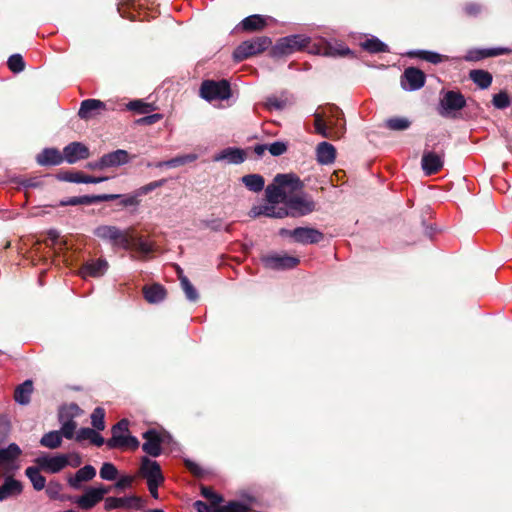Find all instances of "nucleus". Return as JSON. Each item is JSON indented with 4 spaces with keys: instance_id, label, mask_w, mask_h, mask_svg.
Segmentation results:
<instances>
[{
    "instance_id": "nucleus-1",
    "label": "nucleus",
    "mask_w": 512,
    "mask_h": 512,
    "mask_svg": "<svg viewBox=\"0 0 512 512\" xmlns=\"http://www.w3.org/2000/svg\"><path fill=\"white\" fill-rule=\"evenodd\" d=\"M302 188L303 183L295 174H277L273 179V183L266 187V200L269 204H278L280 202L285 204L286 199H288L286 190L294 193Z\"/></svg>"
},
{
    "instance_id": "nucleus-2",
    "label": "nucleus",
    "mask_w": 512,
    "mask_h": 512,
    "mask_svg": "<svg viewBox=\"0 0 512 512\" xmlns=\"http://www.w3.org/2000/svg\"><path fill=\"white\" fill-rule=\"evenodd\" d=\"M331 115L336 117L335 121L326 119L324 114L314 113V128L315 132L323 138L331 140H338L343 137L346 132V122L342 110L336 106H330Z\"/></svg>"
},
{
    "instance_id": "nucleus-3",
    "label": "nucleus",
    "mask_w": 512,
    "mask_h": 512,
    "mask_svg": "<svg viewBox=\"0 0 512 512\" xmlns=\"http://www.w3.org/2000/svg\"><path fill=\"white\" fill-rule=\"evenodd\" d=\"M437 112L444 118L456 119L459 112L466 107L465 96L459 90H441Z\"/></svg>"
},
{
    "instance_id": "nucleus-4",
    "label": "nucleus",
    "mask_w": 512,
    "mask_h": 512,
    "mask_svg": "<svg viewBox=\"0 0 512 512\" xmlns=\"http://www.w3.org/2000/svg\"><path fill=\"white\" fill-rule=\"evenodd\" d=\"M272 46V40L268 36H257L241 42L233 51L234 62L239 63L248 58L262 54Z\"/></svg>"
},
{
    "instance_id": "nucleus-5",
    "label": "nucleus",
    "mask_w": 512,
    "mask_h": 512,
    "mask_svg": "<svg viewBox=\"0 0 512 512\" xmlns=\"http://www.w3.org/2000/svg\"><path fill=\"white\" fill-rule=\"evenodd\" d=\"M311 39L304 35H290L280 38L274 46L271 47L270 56L280 58L290 55L296 51H303L309 48Z\"/></svg>"
},
{
    "instance_id": "nucleus-6",
    "label": "nucleus",
    "mask_w": 512,
    "mask_h": 512,
    "mask_svg": "<svg viewBox=\"0 0 512 512\" xmlns=\"http://www.w3.org/2000/svg\"><path fill=\"white\" fill-rule=\"evenodd\" d=\"M94 235L112 244L114 247H121L125 250L129 249V228L121 230L112 225H100L95 228Z\"/></svg>"
},
{
    "instance_id": "nucleus-7",
    "label": "nucleus",
    "mask_w": 512,
    "mask_h": 512,
    "mask_svg": "<svg viewBox=\"0 0 512 512\" xmlns=\"http://www.w3.org/2000/svg\"><path fill=\"white\" fill-rule=\"evenodd\" d=\"M231 86L228 80H204L200 86V96L207 100H227L231 97Z\"/></svg>"
},
{
    "instance_id": "nucleus-8",
    "label": "nucleus",
    "mask_w": 512,
    "mask_h": 512,
    "mask_svg": "<svg viewBox=\"0 0 512 512\" xmlns=\"http://www.w3.org/2000/svg\"><path fill=\"white\" fill-rule=\"evenodd\" d=\"M279 234L281 236L291 237L295 242L300 244H317L324 239V234L310 227H297L293 230L281 229Z\"/></svg>"
},
{
    "instance_id": "nucleus-9",
    "label": "nucleus",
    "mask_w": 512,
    "mask_h": 512,
    "mask_svg": "<svg viewBox=\"0 0 512 512\" xmlns=\"http://www.w3.org/2000/svg\"><path fill=\"white\" fill-rule=\"evenodd\" d=\"M284 208L287 209V216L300 217L313 212L315 210V203L312 200L294 195L286 199Z\"/></svg>"
},
{
    "instance_id": "nucleus-10",
    "label": "nucleus",
    "mask_w": 512,
    "mask_h": 512,
    "mask_svg": "<svg viewBox=\"0 0 512 512\" xmlns=\"http://www.w3.org/2000/svg\"><path fill=\"white\" fill-rule=\"evenodd\" d=\"M145 505V500L139 496L131 495L128 497H107L105 498L104 508L110 511L118 508L141 510Z\"/></svg>"
},
{
    "instance_id": "nucleus-11",
    "label": "nucleus",
    "mask_w": 512,
    "mask_h": 512,
    "mask_svg": "<svg viewBox=\"0 0 512 512\" xmlns=\"http://www.w3.org/2000/svg\"><path fill=\"white\" fill-rule=\"evenodd\" d=\"M425 82V73L416 67L406 68L400 80L401 87L407 91L419 90L425 85Z\"/></svg>"
},
{
    "instance_id": "nucleus-12",
    "label": "nucleus",
    "mask_w": 512,
    "mask_h": 512,
    "mask_svg": "<svg viewBox=\"0 0 512 512\" xmlns=\"http://www.w3.org/2000/svg\"><path fill=\"white\" fill-rule=\"evenodd\" d=\"M265 268L272 270L292 269L299 264V259L288 255L268 254L261 257Z\"/></svg>"
},
{
    "instance_id": "nucleus-13",
    "label": "nucleus",
    "mask_w": 512,
    "mask_h": 512,
    "mask_svg": "<svg viewBox=\"0 0 512 512\" xmlns=\"http://www.w3.org/2000/svg\"><path fill=\"white\" fill-rule=\"evenodd\" d=\"M145 442L142 444V450L149 456L158 457L162 454V444L164 437L155 429H148L142 434Z\"/></svg>"
},
{
    "instance_id": "nucleus-14",
    "label": "nucleus",
    "mask_w": 512,
    "mask_h": 512,
    "mask_svg": "<svg viewBox=\"0 0 512 512\" xmlns=\"http://www.w3.org/2000/svg\"><path fill=\"white\" fill-rule=\"evenodd\" d=\"M89 148L82 142H71L63 148L64 161L68 164H75L90 157Z\"/></svg>"
},
{
    "instance_id": "nucleus-15",
    "label": "nucleus",
    "mask_w": 512,
    "mask_h": 512,
    "mask_svg": "<svg viewBox=\"0 0 512 512\" xmlns=\"http://www.w3.org/2000/svg\"><path fill=\"white\" fill-rule=\"evenodd\" d=\"M109 268V263L104 258L90 259L84 262L79 268V274L82 278L103 276Z\"/></svg>"
},
{
    "instance_id": "nucleus-16",
    "label": "nucleus",
    "mask_w": 512,
    "mask_h": 512,
    "mask_svg": "<svg viewBox=\"0 0 512 512\" xmlns=\"http://www.w3.org/2000/svg\"><path fill=\"white\" fill-rule=\"evenodd\" d=\"M35 463L44 471L58 473L68 466V456L65 454L49 457L42 456L35 459Z\"/></svg>"
},
{
    "instance_id": "nucleus-17",
    "label": "nucleus",
    "mask_w": 512,
    "mask_h": 512,
    "mask_svg": "<svg viewBox=\"0 0 512 512\" xmlns=\"http://www.w3.org/2000/svg\"><path fill=\"white\" fill-rule=\"evenodd\" d=\"M106 110V104L98 99H86L81 102L78 116L83 120L91 119Z\"/></svg>"
},
{
    "instance_id": "nucleus-18",
    "label": "nucleus",
    "mask_w": 512,
    "mask_h": 512,
    "mask_svg": "<svg viewBox=\"0 0 512 512\" xmlns=\"http://www.w3.org/2000/svg\"><path fill=\"white\" fill-rule=\"evenodd\" d=\"M139 475L145 478L147 481L154 480H164V476L161 471V467L159 463L155 460H151L149 457L144 456L141 459V465L139 468Z\"/></svg>"
},
{
    "instance_id": "nucleus-19",
    "label": "nucleus",
    "mask_w": 512,
    "mask_h": 512,
    "mask_svg": "<svg viewBox=\"0 0 512 512\" xmlns=\"http://www.w3.org/2000/svg\"><path fill=\"white\" fill-rule=\"evenodd\" d=\"M63 151L57 148H45L36 155V162L40 166H57L64 162Z\"/></svg>"
},
{
    "instance_id": "nucleus-20",
    "label": "nucleus",
    "mask_w": 512,
    "mask_h": 512,
    "mask_svg": "<svg viewBox=\"0 0 512 512\" xmlns=\"http://www.w3.org/2000/svg\"><path fill=\"white\" fill-rule=\"evenodd\" d=\"M96 476V469L92 465H85L80 468L74 475L67 478L68 485L75 489L82 488V482L91 481Z\"/></svg>"
},
{
    "instance_id": "nucleus-21",
    "label": "nucleus",
    "mask_w": 512,
    "mask_h": 512,
    "mask_svg": "<svg viewBox=\"0 0 512 512\" xmlns=\"http://www.w3.org/2000/svg\"><path fill=\"white\" fill-rule=\"evenodd\" d=\"M80 509L90 510L101 502L98 494L95 491V487L86 488L84 494L77 497H69Z\"/></svg>"
},
{
    "instance_id": "nucleus-22",
    "label": "nucleus",
    "mask_w": 512,
    "mask_h": 512,
    "mask_svg": "<svg viewBox=\"0 0 512 512\" xmlns=\"http://www.w3.org/2000/svg\"><path fill=\"white\" fill-rule=\"evenodd\" d=\"M144 299L150 304H158L167 296L166 288L159 283L144 285L142 288Z\"/></svg>"
},
{
    "instance_id": "nucleus-23",
    "label": "nucleus",
    "mask_w": 512,
    "mask_h": 512,
    "mask_svg": "<svg viewBox=\"0 0 512 512\" xmlns=\"http://www.w3.org/2000/svg\"><path fill=\"white\" fill-rule=\"evenodd\" d=\"M422 169L426 175H434L443 167L441 157L434 152H426L421 159Z\"/></svg>"
},
{
    "instance_id": "nucleus-24",
    "label": "nucleus",
    "mask_w": 512,
    "mask_h": 512,
    "mask_svg": "<svg viewBox=\"0 0 512 512\" xmlns=\"http://www.w3.org/2000/svg\"><path fill=\"white\" fill-rule=\"evenodd\" d=\"M22 491V483L19 480L14 479L12 476H8L0 486V501H4L9 497L18 496Z\"/></svg>"
},
{
    "instance_id": "nucleus-25",
    "label": "nucleus",
    "mask_w": 512,
    "mask_h": 512,
    "mask_svg": "<svg viewBox=\"0 0 512 512\" xmlns=\"http://www.w3.org/2000/svg\"><path fill=\"white\" fill-rule=\"evenodd\" d=\"M129 249L135 250L142 254H149L153 251V246L149 243L144 236L135 234V230L133 228H129Z\"/></svg>"
},
{
    "instance_id": "nucleus-26",
    "label": "nucleus",
    "mask_w": 512,
    "mask_h": 512,
    "mask_svg": "<svg viewBox=\"0 0 512 512\" xmlns=\"http://www.w3.org/2000/svg\"><path fill=\"white\" fill-rule=\"evenodd\" d=\"M239 26L244 32H258L262 31L267 26V21L264 16L254 14L244 18L240 22Z\"/></svg>"
},
{
    "instance_id": "nucleus-27",
    "label": "nucleus",
    "mask_w": 512,
    "mask_h": 512,
    "mask_svg": "<svg viewBox=\"0 0 512 512\" xmlns=\"http://www.w3.org/2000/svg\"><path fill=\"white\" fill-rule=\"evenodd\" d=\"M246 159V152L243 149L228 147L223 149L214 157L215 161L227 160L229 163L240 164Z\"/></svg>"
},
{
    "instance_id": "nucleus-28",
    "label": "nucleus",
    "mask_w": 512,
    "mask_h": 512,
    "mask_svg": "<svg viewBox=\"0 0 512 512\" xmlns=\"http://www.w3.org/2000/svg\"><path fill=\"white\" fill-rule=\"evenodd\" d=\"M101 158L105 168H110L126 164L129 161V154L126 150L118 149L104 154Z\"/></svg>"
},
{
    "instance_id": "nucleus-29",
    "label": "nucleus",
    "mask_w": 512,
    "mask_h": 512,
    "mask_svg": "<svg viewBox=\"0 0 512 512\" xmlns=\"http://www.w3.org/2000/svg\"><path fill=\"white\" fill-rule=\"evenodd\" d=\"M106 444L110 449L126 447L132 450H136L140 445L138 439L132 435L111 437Z\"/></svg>"
},
{
    "instance_id": "nucleus-30",
    "label": "nucleus",
    "mask_w": 512,
    "mask_h": 512,
    "mask_svg": "<svg viewBox=\"0 0 512 512\" xmlns=\"http://www.w3.org/2000/svg\"><path fill=\"white\" fill-rule=\"evenodd\" d=\"M317 161L320 164H331L336 158L335 147L328 142H321L316 148Z\"/></svg>"
},
{
    "instance_id": "nucleus-31",
    "label": "nucleus",
    "mask_w": 512,
    "mask_h": 512,
    "mask_svg": "<svg viewBox=\"0 0 512 512\" xmlns=\"http://www.w3.org/2000/svg\"><path fill=\"white\" fill-rule=\"evenodd\" d=\"M33 392V382L28 379L22 384L18 385L14 392V400L20 405H28L31 401V394Z\"/></svg>"
},
{
    "instance_id": "nucleus-32",
    "label": "nucleus",
    "mask_w": 512,
    "mask_h": 512,
    "mask_svg": "<svg viewBox=\"0 0 512 512\" xmlns=\"http://www.w3.org/2000/svg\"><path fill=\"white\" fill-rule=\"evenodd\" d=\"M82 414V410L76 403L62 405L58 410V420L61 424L73 422Z\"/></svg>"
},
{
    "instance_id": "nucleus-33",
    "label": "nucleus",
    "mask_w": 512,
    "mask_h": 512,
    "mask_svg": "<svg viewBox=\"0 0 512 512\" xmlns=\"http://www.w3.org/2000/svg\"><path fill=\"white\" fill-rule=\"evenodd\" d=\"M507 48H490V49H476L469 52L467 60L479 61L488 57H496L509 53Z\"/></svg>"
},
{
    "instance_id": "nucleus-34",
    "label": "nucleus",
    "mask_w": 512,
    "mask_h": 512,
    "mask_svg": "<svg viewBox=\"0 0 512 512\" xmlns=\"http://www.w3.org/2000/svg\"><path fill=\"white\" fill-rule=\"evenodd\" d=\"M469 78L480 88L487 89L491 86L493 77L492 74L486 70L474 69L469 72Z\"/></svg>"
},
{
    "instance_id": "nucleus-35",
    "label": "nucleus",
    "mask_w": 512,
    "mask_h": 512,
    "mask_svg": "<svg viewBox=\"0 0 512 512\" xmlns=\"http://www.w3.org/2000/svg\"><path fill=\"white\" fill-rule=\"evenodd\" d=\"M40 470L41 468L39 466H30L25 470V475L31 481L36 491H41L46 486V478L41 475Z\"/></svg>"
},
{
    "instance_id": "nucleus-36",
    "label": "nucleus",
    "mask_w": 512,
    "mask_h": 512,
    "mask_svg": "<svg viewBox=\"0 0 512 512\" xmlns=\"http://www.w3.org/2000/svg\"><path fill=\"white\" fill-rule=\"evenodd\" d=\"M22 451L16 443H11L7 448L0 449V466L9 465L16 460Z\"/></svg>"
},
{
    "instance_id": "nucleus-37",
    "label": "nucleus",
    "mask_w": 512,
    "mask_h": 512,
    "mask_svg": "<svg viewBox=\"0 0 512 512\" xmlns=\"http://www.w3.org/2000/svg\"><path fill=\"white\" fill-rule=\"evenodd\" d=\"M242 183L252 192H260L265 185L264 177L260 174H248L242 177Z\"/></svg>"
},
{
    "instance_id": "nucleus-38",
    "label": "nucleus",
    "mask_w": 512,
    "mask_h": 512,
    "mask_svg": "<svg viewBox=\"0 0 512 512\" xmlns=\"http://www.w3.org/2000/svg\"><path fill=\"white\" fill-rule=\"evenodd\" d=\"M62 437L60 431H50L42 436L40 444L46 448L56 449L61 446Z\"/></svg>"
},
{
    "instance_id": "nucleus-39",
    "label": "nucleus",
    "mask_w": 512,
    "mask_h": 512,
    "mask_svg": "<svg viewBox=\"0 0 512 512\" xmlns=\"http://www.w3.org/2000/svg\"><path fill=\"white\" fill-rule=\"evenodd\" d=\"M178 277L180 280L181 287L183 291L185 292V295L188 300L190 301H197L199 298V295L195 289V287L192 285V283L189 281V279L183 275V271L178 268Z\"/></svg>"
},
{
    "instance_id": "nucleus-40",
    "label": "nucleus",
    "mask_w": 512,
    "mask_h": 512,
    "mask_svg": "<svg viewBox=\"0 0 512 512\" xmlns=\"http://www.w3.org/2000/svg\"><path fill=\"white\" fill-rule=\"evenodd\" d=\"M384 125L391 131H404L411 126V121L406 117H391L385 120Z\"/></svg>"
},
{
    "instance_id": "nucleus-41",
    "label": "nucleus",
    "mask_w": 512,
    "mask_h": 512,
    "mask_svg": "<svg viewBox=\"0 0 512 512\" xmlns=\"http://www.w3.org/2000/svg\"><path fill=\"white\" fill-rule=\"evenodd\" d=\"M111 196H117L114 200H119L118 205L122 207H137L141 200L137 195L136 191L133 194H110Z\"/></svg>"
},
{
    "instance_id": "nucleus-42",
    "label": "nucleus",
    "mask_w": 512,
    "mask_h": 512,
    "mask_svg": "<svg viewBox=\"0 0 512 512\" xmlns=\"http://www.w3.org/2000/svg\"><path fill=\"white\" fill-rule=\"evenodd\" d=\"M362 47L364 50L370 53H381L389 51L388 46L378 38L367 39L362 43Z\"/></svg>"
},
{
    "instance_id": "nucleus-43",
    "label": "nucleus",
    "mask_w": 512,
    "mask_h": 512,
    "mask_svg": "<svg viewBox=\"0 0 512 512\" xmlns=\"http://www.w3.org/2000/svg\"><path fill=\"white\" fill-rule=\"evenodd\" d=\"M59 181L71 183H83L84 173L81 171H60L55 175Z\"/></svg>"
},
{
    "instance_id": "nucleus-44",
    "label": "nucleus",
    "mask_w": 512,
    "mask_h": 512,
    "mask_svg": "<svg viewBox=\"0 0 512 512\" xmlns=\"http://www.w3.org/2000/svg\"><path fill=\"white\" fill-rule=\"evenodd\" d=\"M201 495L210 501L213 507L219 506L223 501V497L214 492L213 489L209 486L201 485L200 487Z\"/></svg>"
},
{
    "instance_id": "nucleus-45",
    "label": "nucleus",
    "mask_w": 512,
    "mask_h": 512,
    "mask_svg": "<svg viewBox=\"0 0 512 512\" xmlns=\"http://www.w3.org/2000/svg\"><path fill=\"white\" fill-rule=\"evenodd\" d=\"M105 409L102 407H96L91 414V423L92 426L98 430L102 431L105 429Z\"/></svg>"
},
{
    "instance_id": "nucleus-46",
    "label": "nucleus",
    "mask_w": 512,
    "mask_h": 512,
    "mask_svg": "<svg viewBox=\"0 0 512 512\" xmlns=\"http://www.w3.org/2000/svg\"><path fill=\"white\" fill-rule=\"evenodd\" d=\"M492 104L496 109L504 110L511 104L510 96L506 90H502L492 97Z\"/></svg>"
},
{
    "instance_id": "nucleus-47",
    "label": "nucleus",
    "mask_w": 512,
    "mask_h": 512,
    "mask_svg": "<svg viewBox=\"0 0 512 512\" xmlns=\"http://www.w3.org/2000/svg\"><path fill=\"white\" fill-rule=\"evenodd\" d=\"M263 216L272 218L287 217V209L284 207H276V204L262 205Z\"/></svg>"
},
{
    "instance_id": "nucleus-48",
    "label": "nucleus",
    "mask_w": 512,
    "mask_h": 512,
    "mask_svg": "<svg viewBox=\"0 0 512 512\" xmlns=\"http://www.w3.org/2000/svg\"><path fill=\"white\" fill-rule=\"evenodd\" d=\"M127 109L138 114H148L154 107L152 104L146 103L143 100H133L127 104Z\"/></svg>"
},
{
    "instance_id": "nucleus-49",
    "label": "nucleus",
    "mask_w": 512,
    "mask_h": 512,
    "mask_svg": "<svg viewBox=\"0 0 512 512\" xmlns=\"http://www.w3.org/2000/svg\"><path fill=\"white\" fill-rule=\"evenodd\" d=\"M7 66L13 73H20L25 69V61L22 55L13 54L8 58Z\"/></svg>"
},
{
    "instance_id": "nucleus-50",
    "label": "nucleus",
    "mask_w": 512,
    "mask_h": 512,
    "mask_svg": "<svg viewBox=\"0 0 512 512\" xmlns=\"http://www.w3.org/2000/svg\"><path fill=\"white\" fill-rule=\"evenodd\" d=\"M99 474L103 480L112 481L117 478L118 470L114 464L106 462L102 464Z\"/></svg>"
},
{
    "instance_id": "nucleus-51",
    "label": "nucleus",
    "mask_w": 512,
    "mask_h": 512,
    "mask_svg": "<svg viewBox=\"0 0 512 512\" xmlns=\"http://www.w3.org/2000/svg\"><path fill=\"white\" fill-rule=\"evenodd\" d=\"M217 512H250V508L239 501H230L227 505L218 507Z\"/></svg>"
},
{
    "instance_id": "nucleus-52",
    "label": "nucleus",
    "mask_w": 512,
    "mask_h": 512,
    "mask_svg": "<svg viewBox=\"0 0 512 512\" xmlns=\"http://www.w3.org/2000/svg\"><path fill=\"white\" fill-rule=\"evenodd\" d=\"M116 196H111L107 194H101V195H83L81 196V205H91L96 204L100 202H106L114 200Z\"/></svg>"
},
{
    "instance_id": "nucleus-53",
    "label": "nucleus",
    "mask_w": 512,
    "mask_h": 512,
    "mask_svg": "<svg viewBox=\"0 0 512 512\" xmlns=\"http://www.w3.org/2000/svg\"><path fill=\"white\" fill-rule=\"evenodd\" d=\"M166 182H167V179H160V180L152 181V182L140 187L139 189H137L136 193L140 198L141 196L152 192L156 188L164 186L166 184Z\"/></svg>"
},
{
    "instance_id": "nucleus-54",
    "label": "nucleus",
    "mask_w": 512,
    "mask_h": 512,
    "mask_svg": "<svg viewBox=\"0 0 512 512\" xmlns=\"http://www.w3.org/2000/svg\"><path fill=\"white\" fill-rule=\"evenodd\" d=\"M417 56L420 57L421 59L428 61L430 63H433V64H438L443 61L442 55H440L436 52H431V51H419L417 53Z\"/></svg>"
},
{
    "instance_id": "nucleus-55",
    "label": "nucleus",
    "mask_w": 512,
    "mask_h": 512,
    "mask_svg": "<svg viewBox=\"0 0 512 512\" xmlns=\"http://www.w3.org/2000/svg\"><path fill=\"white\" fill-rule=\"evenodd\" d=\"M129 431V420L128 419H121L118 421L111 429L112 437L115 436H123L125 432Z\"/></svg>"
},
{
    "instance_id": "nucleus-56",
    "label": "nucleus",
    "mask_w": 512,
    "mask_h": 512,
    "mask_svg": "<svg viewBox=\"0 0 512 512\" xmlns=\"http://www.w3.org/2000/svg\"><path fill=\"white\" fill-rule=\"evenodd\" d=\"M287 101L276 96L268 97L266 100V107L269 110H282L286 107Z\"/></svg>"
},
{
    "instance_id": "nucleus-57",
    "label": "nucleus",
    "mask_w": 512,
    "mask_h": 512,
    "mask_svg": "<svg viewBox=\"0 0 512 512\" xmlns=\"http://www.w3.org/2000/svg\"><path fill=\"white\" fill-rule=\"evenodd\" d=\"M61 489L62 485L59 482L51 481L46 488V494L50 499H60Z\"/></svg>"
},
{
    "instance_id": "nucleus-58",
    "label": "nucleus",
    "mask_w": 512,
    "mask_h": 512,
    "mask_svg": "<svg viewBox=\"0 0 512 512\" xmlns=\"http://www.w3.org/2000/svg\"><path fill=\"white\" fill-rule=\"evenodd\" d=\"M76 428H77V422L76 421L68 422V423H63L62 426H61V429H60V433L66 439H73L74 435H75Z\"/></svg>"
},
{
    "instance_id": "nucleus-59",
    "label": "nucleus",
    "mask_w": 512,
    "mask_h": 512,
    "mask_svg": "<svg viewBox=\"0 0 512 512\" xmlns=\"http://www.w3.org/2000/svg\"><path fill=\"white\" fill-rule=\"evenodd\" d=\"M288 147L286 143L281 141L273 142L272 144L268 145V150L273 156H280L284 154L287 151Z\"/></svg>"
},
{
    "instance_id": "nucleus-60",
    "label": "nucleus",
    "mask_w": 512,
    "mask_h": 512,
    "mask_svg": "<svg viewBox=\"0 0 512 512\" xmlns=\"http://www.w3.org/2000/svg\"><path fill=\"white\" fill-rule=\"evenodd\" d=\"M185 467L189 470L191 474L196 477H202L204 475L203 468L190 459H186L184 461Z\"/></svg>"
},
{
    "instance_id": "nucleus-61",
    "label": "nucleus",
    "mask_w": 512,
    "mask_h": 512,
    "mask_svg": "<svg viewBox=\"0 0 512 512\" xmlns=\"http://www.w3.org/2000/svg\"><path fill=\"white\" fill-rule=\"evenodd\" d=\"M20 184L25 188H39L43 186V181L39 177H29L23 179Z\"/></svg>"
},
{
    "instance_id": "nucleus-62",
    "label": "nucleus",
    "mask_w": 512,
    "mask_h": 512,
    "mask_svg": "<svg viewBox=\"0 0 512 512\" xmlns=\"http://www.w3.org/2000/svg\"><path fill=\"white\" fill-rule=\"evenodd\" d=\"M135 478L130 475L122 476L114 485V487L118 490H123L125 488L131 487Z\"/></svg>"
},
{
    "instance_id": "nucleus-63",
    "label": "nucleus",
    "mask_w": 512,
    "mask_h": 512,
    "mask_svg": "<svg viewBox=\"0 0 512 512\" xmlns=\"http://www.w3.org/2000/svg\"><path fill=\"white\" fill-rule=\"evenodd\" d=\"M163 482H164V480H160V479H158V480L151 479V480L147 481L148 490L153 498L158 499V497H159L158 487Z\"/></svg>"
},
{
    "instance_id": "nucleus-64",
    "label": "nucleus",
    "mask_w": 512,
    "mask_h": 512,
    "mask_svg": "<svg viewBox=\"0 0 512 512\" xmlns=\"http://www.w3.org/2000/svg\"><path fill=\"white\" fill-rule=\"evenodd\" d=\"M324 54L329 55V56H336V55L346 56L348 54H351V51L349 48L336 49V48L332 47L331 45H329L328 47L325 48Z\"/></svg>"
}]
</instances>
